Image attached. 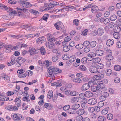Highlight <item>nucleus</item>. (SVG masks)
Wrapping results in <instances>:
<instances>
[{
    "instance_id": "obj_43",
    "label": "nucleus",
    "mask_w": 121,
    "mask_h": 121,
    "mask_svg": "<svg viewBox=\"0 0 121 121\" xmlns=\"http://www.w3.org/2000/svg\"><path fill=\"white\" fill-rule=\"evenodd\" d=\"M51 85L52 86L59 87L61 86L62 85V84L59 82H54L51 83Z\"/></svg>"
},
{
    "instance_id": "obj_64",
    "label": "nucleus",
    "mask_w": 121,
    "mask_h": 121,
    "mask_svg": "<svg viewBox=\"0 0 121 121\" xmlns=\"http://www.w3.org/2000/svg\"><path fill=\"white\" fill-rule=\"evenodd\" d=\"M70 108V106L69 105H66L63 108V110L65 111L68 110Z\"/></svg>"
},
{
    "instance_id": "obj_47",
    "label": "nucleus",
    "mask_w": 121,
    "mask_h": 121,
    "mask_svg": "<svg viewBox=\"0 0 121 121\" xmlns=\"http://www.w3.org/2000/svg\"><path fill=\"white\" fill-rule=\"evenodd\" d=\"M117 18V17L116 15L114 14L112 15L110 18V20L113 21H115Z\"/></svg>"
},
{
    "instance_id": "obj_39",
    "label": "nucleus",
    "mask_w": 121,
    "mask_h": 121,
    "mask_svg": "<svg viewBox=\"0 0 121 121\" xmlns=\"http://www.w3.org/2000/svg\"><path fill=\"white\" fill-rule=\"evenodd\" d=\"M23 35H11L10 36L14 39H18L19 38H21L23 37Z\"/></svg>"
},
{
    "instance_id": "obj_16",
    "label": "nucleus",
    "mask_w": 121,
    "mask_h": 121,
    "mask_svg": "<svg viewBox=\"0 0 121 121\" xmlns=\"http://www.w3.org/2000/svg\"><path fill=\"white\" fill-rule=\"evenodd\" d=\"M46 45L47 48L49 49H52L54 47L55 44L53 42L50 41L48 43H46Z\"/></svg>"
},
{
    "instance_id": "obj_8",
    "label": "nucleus",
    "mask_w": 121,
    "mask_h": 121,
    "mask_svg": "<svg viewBox=\"0 0 121 121\" xmlns=\"http://www.w3.org/2000/svg\"><path fill=\"white\" fill-rule=\"evenodd\" d=\"M85 112L84 110L83 109H80L76 111H72L69 112L70 114H75L77 113L78 115H81L83 114Z\"/></svg>"
},
{
    "instance_id": "obj_35",
    "label": "nucleus",
    "mask_w": 121,
    "mask_h": 121,
    "mask_svg": "<svg viewBox=\"0 0 121 121\" xmlns=\"http://www.w3.org/2000/svg\"><path fill=\"white\" fill-rule=\"evenodd\" d=\"M121 35V34L119 33L116 32H115L113 35L114 38L116 39H118L120 38Z\"/></svg>"
},
{
    "instance_id": "obj_52",
    "label": "nucleus",
    "mask_w": 121,
    "mask_h": 121,
    "mask_svg": "<svg viewBox=\"0 0 121 121\" xmlns=\"http://www.w3.org/2000/svg\"><path fill=\"white\" fill-rule=\"evenodd\" d=\"M114 30L115 32H116L119 33L121 31L119 26H115L114 28Z\"/></svg>"
},
{
    "instance_id": "obj_10",
    "label": "nucleus",
    "mask_w": 121,
    "mask_h": 121,
    "mask_svg": "<svg viewBox=\"0 0 121 121\" xmlns=\"http://www.w3.org/2000/svg\"><path fill=\"white\" fill-rule=\"evenodd\" d=\"M96 55L95 53L94 52L89 53L87 54V56L88 60L89 61L92 60L94 59L93 58Z\"/></svg>"
},
{
    "instance_id": "obj_18",
    "label": "nucleus",
    "mask_w": 121,
    "mask_h": 121,
    "mask_svg": "<svg viewBox=\"0 0 121 121\" xmlns=\"http://www.w3.org/2000/svg\"><path fill=\"white\" fill-rule=\"evenodd\" d=\"M91 8V11L93 13H96L99 10L98 7L95 5L93 6L92 5Z\"/></svg>"
},
{
    "instance_id": "obj_50",
    "label": "nucleus",
    "mask_w": 121,
    "mask_h": 121,
    "mask_svg": "<svg viewBox=\"0 0 121 121\" xmlns=\"http://www.w3.org/2000/svg\"><path fill=\"white\" fill-rule=\"evenodd\" d=\"M79 20L78 19H75L73 20V24L76 26H78L79 25Z\"/></svg>"
},
{
    "instance_id": "obj_46",
    "label": "nucleus",
    "mask_w": 121,
    "mask_h": 121,
    "mask_svg": "<svg viewBox=\"0 0 121 121\" xmlns=\"http://www.w3.org/2000/svg\"><path fill=\"white\" fill-rule=\"evenodd\" d=\"M44 107L48 109H49L52 107L51 104L49 103H45L44 104Z\"/></svg>"
},
{
    "instance_id": "obj_19",
    "label": "nucleus",
    "mask_w": 121,
    "mask_h": 121,
    "mask_svg": "<svg viewBox=\"0 0 121 121\" xmlns=\"http://www.w3.org/2000/svg\"><path fill=\"white\" fill-rule=\"evenodd\" d=\"M15 104L17 107L21 106V101L19 98H16L14 100Z\"/></svg>"
},
{
    "instance_id": "obj_51",
    "label": "nucleus",
    "mask_w": 121,
    "mask_h": 121,
    "mask_svg": "<svg viewBox=\"0 0 121 121\" xmlns=\"http://www.w3.org/2000/svg\"><path fill=\"white\" fill-rule=\"evenodd\" d=\"M79 69L81 71H85L86 69V68L85 66L83 65H80L79 67Z\"/></svg>"
},
{
    "instance_id": "obj_3",
    "label": "nucleus",
    "mask_w": 121,
    "mask_h": 121,
    "mask_svg": "<svg viewBox=\"0 0 121 121\" xmlns=\"http://www.w3.org/2000/svg\"><path fill=\"white\" fill-rule=\"evenodd\" d=\"M22 27L26 30L29 31H34L36 30V27L35 26H32L27 25H23L22 26Z\"/></svg>"
},
{
    "instance_id": "obj_25",
    "label": "nucleus",
    "mask_w": 121,
    "mask_h": 121,
    "mask_svg": "<svg viewBox=\"0 0 121 121\" xmlns=\"http://www.w3.org/2000/svg\"><path fill=\"white\" fill-rule=\"evenodd\" d=\"M69 7L66 6H64L61 9H59V11H61L62 12H64L66 11H68Z\"/></svg>"
},
{
    "instance_id": "obj_14",
    "label": "nucleus",
    "mask_w": 121,
    "mask_h": 121,
    "mask_svg": "<svg viewBox=\"0 0 121 121\" xmlns=\"http://www.w3.org/2000/svg\"><path fill=\"white\" fill-rule=\"evenodd\" d=\"M1 76L2 78L7 82H10L9 77L4 73L1 74Z\"/></svg>"
},
{
    "instance_id": "obj_28",
    "label": "nucleus",
    "mask_w": 121,
    "mask_h": 121,
    "mask_svg": "<svg viewBox=\"0 0 121 121\" xmlns=\"http://www.w3.org/2000/svg\"><path fill=\"white\" fill-rule=\"evenodd\" d=\"M80 106V105L79 104H73L72 106V109L75 110L74 111L78 109Z\"/></svg>"
},
{
    "instance_id": "obj_60",
    "label": "nucleus",
    "mask_w": 121,
    "mask_h": 121,
    "mask_svg": "<svg viewBox=\"0 0 121 121\" xmlns=\"http://www.w3.org/2000/svg\"><path fill=\"white\" fill-rule=\"evenodd\" d=\"M105 119V118L103 116H100L98 118L99 121H104Z\"/></svg>"
},
{
    "instance_id": "obj_56",
    "label": "nucleus",
    "mask_w": 121,
    "mask_h": 121,
    "mask_svg": "<svg viewBox=\"0 0 121 121\" xmlns=\"http://www.w3.org/2000/svg\"><path fill=\"white\" fill-rule=\"evenodd\" d=\"M83 45L82 44H79L75 46V48L78 49H82L83 47Z\"/></svg>"
},
{
    "instance_id": "obj_42",
    "label": "nucleus",
    "mask_w": 121,
    "mask_h": 121,
    "mask_svg": "<svg viewBox=\"0 0 121 121\" xmlns=\"http://www.w3.org/2000/svg\"><path fill=\"white\" fill-rule=\"evenodd\" d=\"M53 93L52 91L50 90L48 93L47 96L48 98L49 99L52 98L53 96Z\"/></svg>"
},
{
    "instance_id": "obj_11",
    "label": "nucleus",
    "mask_w": 121,
    "mask_h": 121,
    "mask_svg": "<svg viewBox=\"0 0 121 121\" xmlns=\"http://www.w3.org/2000/svg\"><path fill=\"white\" fill-rule=\"evenodd\" d=\"M20 4L24 7L28 8L31 7L32 5L30 3L26 1H22L20 2Z\"/></svg>"
},
{
    "instance_id": "obj_31",
    "label": "nucleus",
    "mask_w": 121,
    "mask_h": 121,
    "mask_svg": "<svg viewBox=\"0 0 121 121\" xmlns=\"http://www.w3.org/2000/svg\"><path fill=\"white\" fill-rule=\"evenodd\" d=\"M45 5L46 6V8L45 9L46 10L47 9L50 10L53 7V6L50 4V3H48V4H45Z\"/></svg>"
},
{
    "instance_id": "obj_54",
    "label": "nucleus",
    "mask_w": 121,
    "mask_h": 121,
    "mask_svg": "<svg viewBox=\"0 0 121 121\" xmlns=\"http://www.w3.org/2000/svg\"><path fill=\"white\" fill-rule=\"evenodd\" d=\"M106 75L108 76H110L111 75L112 73V71L111 69H108L106 70Z\"/></svg>"
},
{
    "instance_id": "obj_33",
    "label": "nucleus",
    "mask_w": 121,
    "mask_h": 121,
    "mask_svg": "<svg viewBox=\"0 0 121 121\" xmlns=\"http://www.w3.org/2000/svg\"><path fill=\"white\" fill-rule=\"evenodd\" d=\"M97 86V89H98V90H101L104 88L105 87L104 84L102 83L98 84Z\"/></svg>"
},
{
    "instance_id": "obj_20",
    "label": "nucleus",
    "mask_w": 121,
    "mask_h": 121,
    "mask_svg": "<svg viewBox=\"0 0 121 121\" xmlns=\"http://www.w3.org/2000/svg\"><path fill=\"white\" fill-rule=\"evenodd\" d=\"M4 47L5 49L6 50V51L7 52H10L11 50H13V46L9 45Z\"/></svg>"
},
{
    "instance_id": "obj_6",
    "label": "nucleus",
    "mask_w": 121,
    "mask_h": 121,
    "mask_svg": "<svg viewBox=\"0 0 121 121\" xmlns=\"http://www.w3.org/2000/svg\"><path fill=\"white\" fill-rule=\"evenodd\" d=\"M26 60L24 58L20 56L16 60V62H17L16 65L18 67H19L21 65V64L24 62Z\"/></svg>"
},
{
    "instance_id": "obj_29",
    "label": "nucleus",
    "mask_w": 121,
    "mask_h": 121,
    "mask_svg": "<svg viewBox=\"0 0 121 121\" xmlns=\"http://www.w3.org/2000/svg\"><path fill=\"white\" fill-rule=\"evenodd\" d=\"M73 81L75 82L79 83L82 82V80L78 78H75L73 79Z\"/></svg>"
},
{
    "instance_id": "obj_23",
    "label": "nucleus",
    "mask_w": 121,
    "mask_h": 121,
    "mask_svg": "<svg viewBox=\"0 0 121 121\" xmlns=\"http://www.w3.org/2000/svg\"><path fill=\"white\" fill-rule=\"evenodd\" d=\"M104 77L103 74L99 73L97 75L94 76V78H95V80H98L103 78Z\"/></svg>"
},
{
    "instance_id": "obj_34",
    "label": "nucleus",
    "mask_w": 121,
    "mask_h": 121,
    "mask_svg": "<svg viewBox=\"0 0 121 121\" xmlns=\"http://www.w3.org/2000/svg\"><path fill=\"white\" fill-rule=\"evenodd\" d=\"M96 54L98 56H101L104 53L103 51L102 50H98L96 51Z\"/></svg>"
},
{
    "instance_id": "obj_2",
    "label": "nucleus",
    "mask_w": 121,
    "mask_h": 121,
    "mask_svg": "<svg viewBox=\"0 0 121 121\" xmlns=\"http://www.w3.org/2000/svg\"><path fill=\"white\" fill-rule=\"evenodd\" d=\"M17 11L19 10L20 11H21L16 12L15 11H12L9 13V15H13L15 14H17L20 17H23V16L22 14V12H25L27 11L28 10L27 9L24 8H17Z\"/></svg>"
},
{
    "instance_id": "obj_48",
    "label": "nucleus",
    "mask_w": 121,
    "mask_h": 121,
    "mask_svg": "<svg viewBox=\"0 0 121 121\" xmlns=\"http://www.w3.org/2000/svg\"><path fill=\"white\" fill-rule=\"evenodd\" d=\"M93 4H91L87 5V6H85L83 9V11H84L86 10V9L91 8L92 6V5H93Z\"/></svg>"
},
{
    "instance_id": "obj_45",
    "label": "nucleus",
    "mask_w": 121,
    "mask_h": 121,
    "mask_svg": "<svg viewBox=\"0 0 121 121\" xmlns=\"http://www.w3.org/2000/svg\"><path fill=\"white\" fill-rule=\"evenodd\" d=\"M49 17V14H45L43 15V16L41 19V20H44L46 21H47L48 17Z\"/></svg>"
},
{
    "instance_id": "obj_41",
    "label": "nucleus",
    "mask_w": 121,
    "mask_h": 121,
    "mask_svg": "<svg viewBox=\"0 0 121 121\" xmlns=\"http://www.w3.org/2000/svg\"><path fill=\"white\" fill-rule=\"evenodd\" d=\"M76 57L75 56L73 55L70 56L69 58V61L70 62H73L76 60Z\"/></svg>"
},
{
    "instance_id": "obj_30",
    "label": "nucleus",
    "mask_w": 121,
    "mask_h": 121,
    "mask_svg": "<svg viewBox=\"0 0 121 121\" xmlns=\"http://www.w3.org/2000/svg\"><path fill=\"white\" fill-rule=\"evenodd\" d=\"M97 32L98 34L101 36L104 32V29L102 28H99L97 30Z\"/></svg>"
},
{
    "instance_id": "obj_44",
    "label": "nucleus",
    "mask_w": 121,
    "mask_h": 121,
    "mask_svg": "<svg viewBox=\"0 0 121 121\" xmlns=\"http://www.w3.org/2000/svg\"><path fill=\"white\" fill-rule=\"evenodd\" d=\"M40 52L42 55H44L46 54V51L43 47H42L40 48Z\"/></svg>"
},
{
    "instance_id": "obj_17",
    "label": "nucleus",
    "mask_w": 121,
    "mask_h": 121,
    "mask_svg": "<svg viewBox=\"0 0 121 121\" xmlns=\"http://www.w3.org/2000/svg\"><path fill=\"white\" fill-rule=\"evenodd\" d=\"M46 36L47 39H48L49 41H55V38L52 34H49L47 35Z\"/></svg>"
},
{
    "instance_id": "obj_62",
    "label": "nucleus",
    "mask_w": 121,
    "mask_h": 121,
    "mask_svg": "<svg viewBox=\"0 0 121 121\" xmlns=\"http://www.w3.org/2000/svg\"><path fill=\"white\" fill-rule=\"evenodd\" d=\"M110 13L109 11H108L105 12L104 14V16L105 17H107L109 16Z\"/></svg>"
},
{
    "instance_id": "obj_61",
    "label": "nucleus",
    "mask_w": 121,
    "mask_h": 121,
    "mask_svg": "<svg viewBox=\"0 0 121 121\" xmlns=\"http://www.w3.org/2000/svg\"><path fill=\"white\" fill-rule=\"evenodd\" d=\"M108 111L107 109L104 108L102 110L101 113L103 115H105L108 113Z\"/></svg>"
},
{
    "instance_id": "obj_4",
    "label": "nucleus",
    "mask_w": 121,
    "mask_h": 121,
    "mask_svg": "<svg viewBox=\"0 0 121 121\" xmlns=\"http://www.w3.org/2000/svg\"><path fill=\"white\" fill-rule=\"evenodd\" d=\"M54 26L56 29L58 30H60L62 31L64 30V26L62 23L59 21L57 22V23H55Z\"/></svg>"
},
{
    "instance_id": "obj_5",
    "label": "nucleus",
    "mask_w": 121,
    "mask_h": 121,
    "mask_svg": "<svg viewBox=\"0 0 121 121\" xmlns=\"http://www.w3.org/2000/svg\"><path fill=\"white\" fill-rule=\"evenodd\" d=\"M13 119L14 121H21L22 116L19 114L13 113L12 114Z\"/></svg>"
},
{
    "instance_id": "obj_26",
    "label": "nucleus",
    "mask_w": 121,
    "mask_h": 121,
    "mask_svg": "<svg viewBox=\"0 0 121 121\" xmlns=\"http://www.w3.org/2000/svg\"><path fill=\"white\" fill-rule=\"evenodd\" d=\"M89 71L93 73H96L97 72V69L95 66L91 67L89 69Z\"/></svg>"
},
{
    "instance_id": "obj_22",
    "label": "nucleus",
    "mask_w": 121,
    "mask_h": 121,
    "mask_svg": "<svg viewBox=\"0 0 121 121\" xmlns=\"http://www.w3.org/2000/svg\"><path fill=\"white\" fill-rule=\"evenodd\" d=\"M15 63V61L13 56L11 57V60L7 63V65L9 66L13 65Z\"/></svg>"
},
{
    "instance_id": "obj_58",
    "label": "nucleus",
    "mask_w": 121,
    "mask_h": 121,
    "mask_svg": "<svg viewBox=\"0 0 121 121\" xmlns=\"http://www.w3.org/2000/svg\"><path fill=\"white\" fill-rule=\"evenodd\" d=\"M114 69L116 71H120L121 69V67L119 65H117L115 66Z\"/></svg>"
},
{
    "instance_id": "obj_7",
    "label": "nucleus",
    "mask_w": 121,
    "mask_h": 121,
    "mask_svg": "<svg viewBox=\"0 0 121 121\" xmlns=\"http://www.w3.org/2000/svg\"><path fill=\"white\" fill-rule=\"evenodd\" d=\"M25 71V69H22L18 70L17 73L18 77L20 78H24L26 77L27 75L25 73L23 74Z\"/></svg>"
},
{
    "instance_id": "obj_40",
    "label": "nucleus",
    "mask_w": 121,
    "mask_h": 121,
    "mask_svg": "<svg viewBox=\"0 0 121 121\" xmlns=\"http://www.w3.org/2000/svg\"><path fill=\"white\" fill-rule=\"evenodd\" d=\"M70 49L69 46L68 45H66L64 46L63 48V50L65 52H67L69 51Z\"/></svg>"
},
{
    "instance_id": "obj_49",
    "label": "nucleus",
    "mask_w": 121,
    "mask_h": 121,
    "mask_svg": "<svg viewBox=\"0 0 121 121\" xmlns=\"http://www.w3.org/2000/svg\"><path fill=\"white\" fill-rule=\"evenodd\" d=\"M105 51L106 52L107 55L112 54V51L109 49H108L107 47L105 48Z\"/></svg>"
},
{
    "instance_id": "obj_27",
    "label": "nucleus",
    "mask_w": 121,
    "mask_h": 121,
    "mask_svg": "<svg viewBox=\"0 0 121 121\" xmlns=\"http://www.w3.org/2000/svg\"><path fill=\"white\" fill-rule=\"evenodd\" d=\"M89 88V86L87 83H85L82 86L81 89L82 91H85L87 90Z\"/></svg>"
},
{
    "instance_id": "obj_9",
    "label": "nucleus",
    "mask_w": 121,
    "mask_h": 121,
    "mask_svg": "<svg viewBox=\"0 0 121 121\" xmlns=\"http://www.w3.org/2000/svg\"><path fill=\"white\" fill-rule=\"evenodd\" d=\"M39 52V51L38 50H36L33 48H30L28 50V52L29 53L30 55L32 56L37 54Z\"/></svg>"
},
{
    "instance_id": "obj_1",
    "label": "nucleus",
    "mask_w": 121,
    "mask_h": 121,
    "mask_svg": "<svg viewBox=\"0 0 121 121\" xmlns=\"http://www.w3.org/2000/svg\"><path fill=\"white\" fill-rule=\"evenodd\" d=\"M48 72L49 73L48 76L49 77H52L53 76V73H58L61 72L62 71L59 69L53 68L50 67L48 68Z\"/></svg>"
},
{
    "instance_id": "obj_21",
    "label": "nucleus",
    "mask_w": 121,
    "mask_h": 121,
    "mask_svg": "<svg viewBox=\"0 0 121 121\" xmlns=\"http://www.w3.org/2000/svg\"><path fill=\"white\" fill-rule=\"evenodd\" d=\"M93 95V93L90 91H87L85 93V96L88 98L91 97Z\"/></svg>"
},
{
    "instance_id": "obj_38",
    "label": "nucleus",
    "mask_w": 121,
    "mask_h": 121,
    "mask_svg": "<svg viewBox=\"0 0 121 121\" xmlns=\"http://www.w3.org/2000/svg\"><path fill=\"white\" fill-rule=\"evenodd\" d=\"M79 100L78 97H75L73 98L71 100V102L72 103H75L78 102Z\"/></svg>"
},
{
    "instance_id": "obj_37",
    "label": "nucleus",
    "mask_w": 121,
    "mask_h": 121,
    "mask_svg": "<svg viewBox=\"0 0 121 121\" xmlns=\"http://www.w3.org/2000/svg\"><path fill=\"white\" fill-rule=\"evenodd\" d=\"M92 60L94 63H97L100 61L101 59L99 57L96 58H94Z\"/></svg>"
},
{
    "instance_id": "obj_36",
    "label": "nucleus",
    "mask_w": 121,
    "mask_h": 121,
    "mask_svg": "<svg viewBox=\"0 0 121 121\" xmlns=\"http://www.w3.org/2000/svg\"><path fill=\"white\" fill-rule=\"evenodd\" d=\"M111 54H109L107 55L106 56V59L108 60H113V56L111 55Z\"/></svg>"
},
{
    "instance_id": "obj_32",
    "label": "nucleus",
    "mask_w": 121,
    "mask_h": 121,
    "mask_svg": "<svg viewBox=\"0 0 121 121\" xmlns=\"http://www.w3.org/2000/svg\"><path fill=\"white\" fill-rule=\"evenodd\" d=\"M104 65L102 64L99 63L97 64L95 67L96 69H101L104 67Z\"/></svg>"
},
{
    "instance_id": "obj_55",
    "label": "nucleus",
    "mask_w": 121,
    "mask_h": 121,
    "mask_svg": "<svg viewBox=\"0 0 121 121\" xmlns=\"http://www.w3.org/2000/svg\"><path fill=\"white\" fill-rule=\"evenodd\" d=\"M96 44V42L95 41H93L90 43V46L92 48L95 47Z\"/></svg>"
},
{
    "instance_id": "obj_59",
    "label": "nucleus",
    "mask_w": 121,
    "mask_h": 121,
    "mask_svg": "<svg viewBox=\"0 0 121 121\" xmlns=\"http://www.w3.org/2000/svg\"><path fill=\"white\" fill-rule=\"evenodd\" d=\"M107 118L109 120H112L113 117V116L111 113H109L107 115Z\"/></svg>"
},
{
    "instance_id": "obj_24",
    "label": "nucleus",
    "mask_w": 121,
    "mask_h": 121,
    "mask_svg": "<svg viewBox=\"0 0 121 121\" xmlns=\"http://www.w3.org/2000/svg\"><path fill=\"white\" fill-rule=\"evenodd\" d=\"M114 40L112 39H109L108 40L106 43L107 45L109 47L112 45L114 43Z\"/></svg>"
},
{
    "instance_id": "obj_63",
    "label": "nucleus",
    "mask_w": 121,
    "mask_h": 121,
    "mask_svg": "<svg viewBox=\"0 0 121 121\" xmlns=\"http://www.w3.org/2000/svg\"><path fill=\"white\" fill-rule=\"evenodd\" d=\"M83 117L81 115H79L77 116L76 117V119L77 121H80L82 120Z\"/></svg>"
},
{
    "instance_id": "obj_57",
    "label": "nucleus",
    "mask_w": 121,
    "mask_h": 121,
    "mask_svg": "<svg viewBox=\"0 0 121 121\" xmlns=\"http://www.w3.org/2000/svg\"><path fill=\"white\" fill-rule=\"evenodd\" d=\"M87 57H83L81 60V63L82 64H85L87 62Z\"/></svg>"
},
{
    "instance_id": "obj_53",
    "label": "nucleus",
    "mask_w": 121,
    "mask_h": 121,
    "mask_svg": "<svg viewBox=\"0 0 121 121\" xmlns=\"http://www.w3.org/2000/svg\"><path fill=\"white\" fill-rule=\"evenodd\" d=\"M78 94V92L73 91L70 92V95L71 96H76Z\"/></svg>"
},
{
    "instance_id": "obj_13",
    "label": "nucleus",
    "mask_w": 121,
    "mask_h": 121,
    "mask_svg": "<svg viewBox=\"0 0 121 121\" xmlns=\"http://www.w3.org/2000/svg\"><path fill=\"white\" fill-rule=\"evenodd\" d=\"M6 108L8 110L12 111H15L18 109L17 107L12 105H9L6 107Z\"/></svg>"
},
{
    "instance_id": "obj_15",
    "label": "nucleus",
    "mask_w": 121,
    "mask_h": 121,
    "mask_svg": "<svg viewBox=\"0 0 121 121\" xmlns=\"http://www.w3.org/2000/svg\"><path fill=\"white\" fill-rule=\"evenodd\" d=\"M97 102V100L96 99L93 98L89 99L88 101V103L89 104L94 105Z\"/></svg>"
},
{
    "instance_id": "obj_12",
    "label": "nucleus",
    "mask_w": 121,
    "mask_h": 121,
    "mask_svg": "<svg viewBox=\"0 0 121 121\" xmlns=\"http://www.w3.org/2000/svg\"><path fill=\"white\" fill-rule=\"evenodd\" d=\"M49 3L53 6V7L56 5L58 6L63 5L64 4V3L63 2L61 3L60 2H57L53 1H51Z\"/></svg>"
}]
</instances>
